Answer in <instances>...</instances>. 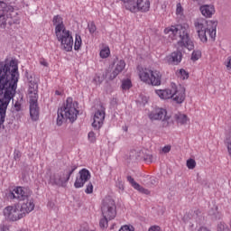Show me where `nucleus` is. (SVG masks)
Wrapping results in <instances>:
<instances>
[{"instance_id":"a211bd4d","label":"nucleus","mask_w":231,"mask_h":231,"mask_svg":"<svg viewBox=\"0 0 231 231\" xmlns=\"http://www.w3.org/2000/svg\"><path fill=\"white\" fill-rule=\"evenodd\" d=\"M5 12H8V5L5 2L0 1V28H5L6 26V16Z\"/></svg>"},{"instance_id":"f3484780","label":"nucleus","mask_w":231,"mask_h":231,"mask_svg":"<svg viewBox=\"0 0 231 231\" xmlns=\"http://www.w3.org/2000/svg\"><path fill=\"white\" fill-rule=\"evenodd\" d=\"M183 59V54L180 51H176L171 52L170 56H168V62L170 64H173L174 66H178L181 60Z\"/></svg>"},{"instance_id":"c9c22d12","label":"nucleus","mask_w":231,"mask_h":231,"mask_svg":"<svg viewBox=\"0 0 231 231\" xmlns=\"http://www.w3.org/2000/svg\"><path fill=\"white\" fill-rule=\"evenodd\" d=\"M39 88V85L37 84V79H31L29 81V88Z\"/></svg>"},{"instance_id":"79ce46f5","label":"nucleus","mask_w":231,"mask_h":231,"mask_svg":"<svg viewBox=\"0 0 231 231\" xmlns=\"http://www.w3.org/2000/svg\"><path fill=\"white\" fill-rule=\"evenodd\" d=\"M227 69H231V57L227 59V62L226 64Z\"/></svg>"},{"instance_id":"a18cd8bd","label":"nucleus","mask_w":231,"mask_h":231,"mask_svg":"<svg viewBox=\"0 0 231 231\" xmlns=\"http://www.w3.org/2000/svg\"><path fill=\"white\" fill-rule=\"evenodd\" d=\"M199 231H210V230L208 228H207V227H200L199 229Z\"/></svg>"},{"instance_id":"423d86ee","label":"nucleus","mask_w":231,"mask_h":231,"mask_svg":"<svg viewBox=\"0 0 231 231\" xmlns=\"http://www.w3.org/2000/svg\"><path fill=\"white\" fill-rule=\"evenodd\" d=\"M78 167L79 166L77 165H71L64 171L59 173H50V185H52L53 187H66V185H68V181H69V178H71V174L77 171Z\"/></svg>"},{"instance_id":"ea45409f","label":"nucleus","mask_w":231,"mask_h":231,"mask_svg":"<svg viewBox=\"0 0 231 231\" xmlns=\"http://www.w3.org/2000/svg\"><path fill=\"white\" fill-rule=\"evenodd\" d=\"M160 230H161V228H160L159 226H151V227L149 228L148 231H160Z\"/></svg>"},{"instance_id":"412c9836","label":"nucleus","mask_w":231,"mask_h":231,"mask_svg":"<svg viewBox=\"0 0 231 231\" xmlns=\"http://www.w3.org/2000/svg\"><path fill=\"white\" fill-rule=\"evenodd\" d=\"M52 23L55 26V33L66 29V25H64V21L60 15H55L52 19Z\"/></svg>"},{"instance_id":"f8f14e48","label":"nucleus","mask_w":231,"mask_h":231,"mask_svg":"<svg viewBox=\"0 0 231 231\" xmlns=\"http://www.w3.org/2000/svg\"><path fill=\"white\" fill-rule=\"evenodd\" d=\"M4 216L9 221H19L23 217L19 206H7L4 208Z\"/></svg>"},{"instance_id":"6e6552de","label":"nucleus","mask_w":231,"mask_h":231,"mask_svg":"<svg viewBox=\"0 0 231 231\" xmlns=\"http://www.w3.org/2000/svg\"><path fill=\"white\" fill-rule=\"evenodd\" d=\"M37 93H39V87H29L30 115L34 121L39 120V105L37 104L39 95Z\"/></svg>"},{"instance_id":"dca6fc26","label":"nucleus","mask_w":231,"mask_h":231,"mask_svg":"<svg viewBox=\"0 0 231 231\" xmlns=\"http://www.w3.org/2000/svg\"><path fill=\"white\" fill-rule=\"evenodd\" d=\"M149 118L151 120H162V122L169 119V117H167V110L163 108H156L149 115Z\"/></svg>"},{"instance_id":"cd10ccee","label":"nucleus","mask_w":231,"mask_h":231,"mask_svg":"<svg viewBox=\"0 0 231 231\" xmlns=\"http://www.w3.org/2000/svg\"><path fill=\"white\" fill-rule=\"evenodd\" d=\"M217 231H230V228H228L225 222H220L217 226Z\"/></svg>"},{"instance_id":"58836bf2","label":"nucleus","mask_w":231,"mask_h":231,"mask_svg":"<svg viewBox=\"0 0 231 231\" xmlns=\"http://www.w3.org/2000/svg\"><path fill=\"white\" fill-rule=\"evenodd\" d=\"M162 152L167 153L171 152V145H166L162 148Z\"/></svg>"},{"instance_id":"c756f323","label":"nucleus","mask_w":231,"mask_h":231,"mask_svg":"<svg viewBox=\"0 0 231 231\" xmlns=\"http://www.w3.org/2000/svg\"><path fill=\"white\" fill-rule=\"evenodd\" d=\"M188 169H196V161L194 159H189L186 162Z\"/></svg>"},{"instance_id":"7ed1b4c3","label":"nucleus","mask_w":231,"mask_h":231,"mask_svg":"<svg viewBox=\"0 0 231 231\" xmlns=\"http://www.w3.org/2000/svg\"><path fill=\"white\" fill-rule=\"evenodd\" d=\"M194 26L201 42H207V33L210 39H216L217 22L207 21L205 18H199L194 21Z\"/></svg>"},{"instance_id":"393cba45","label":"nucleus","mask_w":231,"mask_h":231,"mask_svg":"<svg viewBox=\"0 0 231 231\" xmlns=\"http://www.w3.org/2000/svg\"><path fill=\"white\" fill-rule=\"evenodd\" d=\"M111 54V51L109 50V47L104 48L103 50L100 51V57L101 59H107L109 55Z\"/></svg>"},{"instance_id":"9b49d317","label":"nucleus","mask_w":231,"mask_h":231,"mask_svg":"<svg viewBox=\"0 0 231 231\" xmlns=\"http://www.w3.org/2000/svg\"><path fill=\"white\" fill-rule=\"evenodd\" d=\"M30 196H32V191L24 187H16L9 193L10 199H17L18 201H26Z\"/></svg>"},{"instance_id":"4c0bfd02","label":"nucleus","mask_w":231,"mask_h":231,"mask_svg":"<svg viewBox=\"0 0 231 231\" xmlns=\"http://www.w3.org/2000/svg\"><path fill=\"white\" fill-rule=\"evenodd\" d=\"M14 109H15V111H21V102L16 101L14 103Z\"/></svg>"},{"instance_id":"de8ad7c7","label":"nucleus","mask_w":231,"mask_h":231,"mask_svg":"<svg viewBox=\"0 0 231 231\" xmlns=\"http://www.w3.org/2000/svg\"><path fill=\"white\" fill-rule=\"evenodd\" d=\"M97 80H100V77H95L94 78V82H97Z\"/></svg>"},{"instance_id":"f704fd0d","label":"nucleus","mask_w":231,"mask_h":231,"mask_svg":"<svg viewBox=\"0 0 231 231\" xmlns=\"http://www.w3.org/2000/svg\"><path fill=\"white\" fill-rule=\"evenodd\" d=\"M176 14L177 15H183V7H181V4H177Z\"/></svg>"},{"instance_id":"72a5a7b5","label":"nucleus","mask_w":231,"mask_h":231,"mask_svg":"<svg viewBox=\"0 0 231 231\" xmlns=\"http://www.w3.org/2000/svg\"><path fill=\"white\" fill-rule=\"evenodd\" d=\"M86 194H93V183L89 182L85 189Z\"/></svg>"},{"instance_id":"5701e85b","label":"nucleus","mask_w":231,"mask_h":231,"mask_svg":"<svg viewBox=\"0 0 231 231\" xmlns=\"http://www.w3.org/2000/svg\"><path fill=\"white\" fill-rule=\"evenodd\" d=\"M174 118L177 124H180V125H185V124L189 122V117L185 114H176Z\"/></svg>"},{"instance_id":"1a4fd4ad","label":"nucleus","mask_w":231,"mask_h":231,"mask_svg":"<svg viewBox=\"0 0 231 231\" xmlns=\"http://www.w3.org/2000/svg\"><path fill=\"white\" fill-rule=\"evenodd\" d=\"M101 212L103 217H108L109 220L116 217V204H115V200L111 197H106L103 199Z\"/></svg>"},{"instance_id":"ddd939ff","label":"nucleus","mask_w":231,"mask_h":231,"mask_svg":"<svg viewBox=\"0 0 231 231\" xmlns=\"http://www.w3.org/2000/svg\"><path fill=\"white\" fill-rule=\"evenodd\" d=\"M79 177H77L74 187L75 189H82L87 181H89L91 180V172L88 169H82L79 172Z\"/></svg>"},{"instance_id":"4be33fe9","label":"nucleus","mask_w":231,"mask_h":231,"mask_svg":"<svg viewBox=\"0 0 231 231\" xmlns=\"http://www.w3.org/2000/svg\"><path fill=\"white\" fill-rule=\"evenodd\" d=\"M127 181L130 183V185H132V187L134 189H135V190H138L139 192H141L142 194H150L149 189L142 187L140 184H138L137 182L134 181V179L131 176H127Z\"/></svg>"},{"instance_id":"37998d69","label":"nucleus","mask_w":231,"mask_h":231,"mask_svg":"<svg viewBox=\"0 0 231 231\" xmlns=\"http://www.w3.org/2000/svg\"><path fill=\"white\" fill-rule=\"evenodd\" d=\"M0 231H8V226H5V224H1Z\"/></svg>"},{"instance_id":"6ab92c4d","label":"nucleus","mask_w":231,"mask_h":231,"mask_svg":"<svg viewBox=\"0 0 231 231\" xmlns=\"http://www.w3.org/2000/svg\"><path fill=\"white\" fill-rule=\"evenodd\" d=\"M199 10L204 17H212L213 14H216V8L213 5H204L199 7Z\"/></svg>"},{"instance_id":"0eeeda50","label":"nucleus","mask_w":231,"mask_h":231,"mask_svg":"<svg viewBox=\"0 0 231 231\" xmlns=\"http://www.w3.org/2000/svg\"><path fill=\"white\" fill-rule=\"evenodd\" d=\"M162 72L156 69H143L139 72V79L148 86H162Z\"/></svg>"},{"instance_id":"3c124183","label":"nucleus","mask_w":231,"mask_h":231,"mask_svg":"<svg viewBox=\"0 0 231 231\" xmlns=\"http://www.w3.org/2000/svg\"><path fill=\"white\" fill-rule=\"evenodd\" d=\"M139 154H142V152H139Z\"/></svg>"},{"instance_id":"9d476101","label":"nucleus","mask_w":231,"mask_h":231,"mask_svg":"<svg viewBox=\"0 0 231 231\" xmlns=\"http://www.w3.org/2000/svg\"><path fill=\"white\" fill-rule=\"evenodd\" d=\"M55 35L59 42L61 43V46L65 51H71V50H73V36L71 35V32H69V30H66L65 28L55 32Z\"/></svg>"},{"instance_id":"c03bdc74","label":"nucleus","mask_w":231,"mask_h":231,"mask_svg":"<svg viewBox=\"0 0 231 231\" xmlns=\"http://www.w3.org/2000/svg\"><path fill=\"white\" fill-rule=\"evenodd\" d=\"M117 187H118L121 190H124V183H122V181H119V182H118Z\"/></svg>"},{"instance_id":"2f4dec72","label":"nucleus","mask_w":231,"mask_h":231,"mask_svg":"<svg viewBox=\"0 0 231 231\" xmlns=\"http://www.w3.org/2000/svg\"><path fill=\"white\" fill-rule=\"evenodd\" d=\"M201 57V51H194L191 54V60H199Z\"/></svg>"},{"instance_id":"7c9ffc66","label":"nucleus","mask_w":231,"mask_h":231,"mask_svg":"<svg viewBox=\"0 0 231 231\" xmlns=\"http://www.w3.org/2000/svg\"><path fill=\"white\" fill-rule=\"evenodd\" d=\"M88 28L89 33H91L92 35L97 32V25H95V22H91L90 23H88Z\"/></svg>"},{"instance_id":"4468645a","label":"nucleus","mask_w":231,"mask_h":231,"mask_svg":"<svg viewBox=\"0 0 231 231\" xmlns=\"http://www.w3.org/2000/svg\"><path fill=\"white\" fill-rule=\"evenodd\" d=\"M106 118V112L104 109L97 110L94 115V121L92 123V127L98 131L102 125H104V120Z\"/></svg>"},{"instance_id":"20e7f679","label":"nucleus","mask_w":231,"mask_h":231,"mask_svg":"<svg viewBox=\"0 0 231 231\" xmlns=\"http://www.w3.org/2000/svg\"><path fill=\"white\" fill-rule=\"evenodd\" d=\"M77 115H79V111L75 107L73 98L68 97L66 103L58 109L57 125H62L67 120L74 122L77 120Z\"/></svg>"},{"instance_id":"a878e982","label":"nucleus","mask_w":231,"mask_h":231,"mask_svg":"<svg viewBox=\"0 0 231 231\" xmlns=\"http://www.w3.org/2000/svg\"><path fill=\"white\" fill-rule=\"evenodd\" d=\"M131 86H132L131 80L130 79H125L122 82L121 88L125 91H127V89H131Z\"/></svg>"},{"instance_id":"aec40b11","label":"nucleus","mask_w":231,"mask_h":231,"mask_svg":"<svg viewBox=\"0 0 231 231\" xmlns=\"http://www.w3.org/2000/svg\"><path fill=\"white\" fill-rule=\"evenodd\" d=\"M125 68V61H124V60H120L119 61H117L114 71L110 75L111 80H114L116 77H118V75H120V73L124 71Z\"/></svg>"},{"instance_id":"e433bc0d","label":"nucleus","mask_w":231,"mask_h":231,"mask_svg":"<svg viewBox=\"0 0 231 231\" xmlns=\"http://www.w3.org/2000/svg\"><path fill=\"white\" fill-rule=\"evenodd\" d=\"M144 162H147L148 163H152V155H146L144 157Z\"/></svg>"},{"instance_id":"2eb2a0df","label":"nucleus","mask_w":231,"mask_h":231,"mask_svg":"<svg viewBox=\"0 0 231 231\" xmlns=\"http://www.w3.org/2000/svg\"><path fill=\"white\" fill-rule=\"evenodd\" d=\"M23 202L22 203L19 209L23 217H24L26 214H30V212H32L33 208H35V204L33 203L32 199H30V198L25 199V200H23Z\"/></svg>"},{"instance_id":"39448f33","label":"nucleus","mask_w":231,"mask_h":231,"mask_svg":"<svg viewBox=\"0 0 231 231\" xmlns=\"http://www.w3.org/2000/svg\"><path fill=\"white\" fill-rule=\"evenodd\" d=\"M155 93L162 100L172 98L177 104H182L185 101V88L183 87L177 88L174 85L171 88L155 90Z\"/></svg>"},{"instance_id":"f03ea898","label":"nucleus","mask_w":231,"mask_h":231,"mask_svg":"<svg viewBox=\"0 0 231 231\" xmlns=\"http://www.w3.org/2000/svg\"><path fill=\"white\" fill-rule=\"evenodd\" d=\"M164 33L171 41H178L180 48H187L189 51L194 50V42L190 39V26L189 23L171 25L164 29Z\"/></svg>"},{"instance_id":"49530a36","label":"nucleus","mask_w":231,"mask_h":231,"mask_svg":"<svg viewBox=\"0 0 231 231\" xmlns=\"http://www.w3.org/2000/svg\"><path fill=\"white\" fill-rule=\"evenodd\" d=\"M55 95H59V96H60V95H62V92H60V91H59V90H56V91H55Z\"/></svg>"},{"instance_id":"09e8293b","label":"nucleus","mask_w":231,"mask_h":231,"mask_svg":"<svg viewBox=\"0 0 231 231\" xmlns=\"http://www.w3.org/2000/svg\"><path fill=\"white\" fill-rule=\"evenodd\" d=\"M193 1H197V3H201V0H193Z\"/></svg>"},{"instance_id":"8fccbe9b","label":"nucleus","mask_w":231,"mask_h":231,"mask_svg":"<svg viewBox=\"0 0 231 231\" xmlns=\"http://www.w3.org/2000/svg\"><path fill=\"white\" fill-rule=\"evenodd\" d=\"M96 84H100V82H97V81H96Z\"/></svg>"},{"instance_id":"473e14b6","label":"nucleus","mask_w":231,"mask_h":231,"mask_svg":"<svg viewBox=\"0 0 231 231\" xmlns=\"http://www.w3.org/2000/svg\"><path fill=\"white\" fill-rule=\"evenodd\" d=\"M88 140L91 143H95L97 142V136L95 135V132L91 131L88 133Z\"/></svg>"},{"instance_id":"a19ab883","label":"nucleus","mask_w":231,"mask_h":231,"mask_svg":"<svg viewBox=\"0 0 231 231\" xmlns=\"http://www.w3.org/2000/svg\"><path fill=\"white\" fill-rule=\"evenodd\" d=\"M40 64H41L42 66H44L45 68H48V62H47L46 60H44V59H41V60H40Z\"/></svg>"},{"instance_id":"f257e3e1","label":"nucleus","mask_w":231,"mask_h":231,"mask_svg":"<svg viewBox=\"0 0 231 231\" xmlns=\"http://www.w3.org/2000/svg\"><path fill=\"white\" fill-rule=\"evenodd\" d=\"M16 64L0 62V125L5 124L6 109L10 100L14 98L19 82V72Z\"/></svg>"},{"instance_id":"b1692460","label":"nucleus","mask_w":231,"mask_h":231,"mask_svg":"<svg viewBox=\"0 0 231 231\" xmlns=\"http://www.w3.org/2000/svg\"><path fill=\"white\" fill-rule=\"evenodd\" d=\"M81 46H82V38L80 37V35L76 34L74 50H76V51H77L80 50Z\"/></svg>"},{"instance_id":"bb28decb","label":"nucleus","mask_w":231,"mask_h":231,"mask_svg":"<svg viewBox=\"0 0 231 231\" xmlns=\"http://www.w3.org/2000/svg\"><path fill=\"white\" fill-rule=\"evenodd\" d=\"M109 217H103L99 221L100 228H107L109 223Z\"/></svg>"},{"instance_id":"c85d7f7f","label":"nucleus","mask_w":231,"mask_h":231,"mask_svg":"<svg viewBox=\"0 0 231 231\" xmlns=\"http://www.w3.org/2000/svg\"><path fill=\"white\" fill-rule=\"evenodd\" d=\"M178 76L182 79L185 80L186 79H189V72H187L185 69H181L179 73Z\"/></svg>"}]
</instances>
